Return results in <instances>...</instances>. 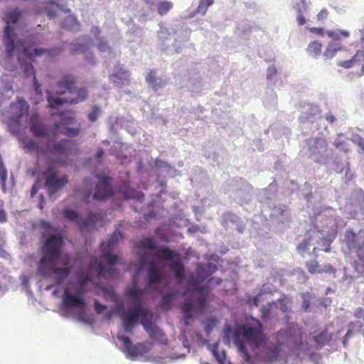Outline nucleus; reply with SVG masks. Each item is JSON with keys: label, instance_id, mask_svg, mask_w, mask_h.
<instances>
[{"label": "nucleus", "instance_id": "1", "mask_svg": "<svg viewBox=\"0 0 364 364\" xmlns=\"http://www.w3.org/2000/svg\"><path fill=\"white\" fill-rule=\"evenodd\" d=\"M272 342L267 338L258 337L255 341L260 350L262 360L268 363L283 362L284 364H301V354H309L310 360L320 364L321 356L316 352H310L311 345L304 341L301 334L293 328H281L273 333Z\"/></svg>", "mask_w": 364, "mask_h": 364}, {"label": "nucleus", "instance_id": "2", "mask_svg": "<svg viewBox=\"0 0 364 364\" xmlns=\"http://www.w3.org/2000/svg\"><path fill=\"white\" fill-rule=\"evenodd\" d=\"M41 228L43 230L40 238L41 256L36 262V275L45 279L53 268L49 267L51 261L61 262L63 256H67L69 260L70 253L63 250L66 237L60 228L53 225L50 222L41 220Z\"/></svg>", "mask_w": 364, "mask_h": 364}, {"label": "nucleus", "instance_id": "3", "mask_svg": "<svg viewBox=\"0 0 364 364\" xmlns=\"http://www.w3.org/2000/svg\"><path fill=\"white\" fill-rule=\"evenodd\" d=\"M97 181L94 183L89 177H85L82 186L77 189L76 193L82 203L90 204V199L96 202H105L111 199L115 193L112 180L108 171H102L95 176Z\"/></svg>", "mask_w": 364, "mask_h": 364}, {"label": "nucleus", "instance_id": "4", "mask_svg": "<svg viewBox=\"0 0 364 364\" xmlns=\"http://www.w3.org/2000/svg\"><path fill=\"white\" fill-rule=\"evenodd\" d=\"M60 289H63L59 306L62 315L69 316L75 314L80 323L92 326L95 323V318L87 309V304L83 295L80 291L70 293L67 287H55L52 295L59 296Z\"/></svg>", "mask_w": 364, "mask_h": 364}, {"label": "nucleus", "instance_id": "5", "mask_svg": "<svg viewBox=\"0 0 364 364\" xmlns=\"http://www.w3.org/2000/svg\"><path fill=\"white\" fill-rule=\"evenodd\" d=\"M338 233V225L336 220L334 221L330 230L327 234L323 230H319L318 227L314 226L310 229L304 235V238L296 245V252L304 257V255L309 250L311 245H317L313 248L309 255H314L315 259L317 258V250H323L326 252L331 251V244L336 239Z\"/></svg>", "mask_w": 364, "mask_h": 364}, {"label": "nucleus", "instance_id": "6", "mask_svg": "<svg viewBox=\"0 0 364 364\" xmlns=\"http://www.w3.org/2000/svg\"><path fill=\"white\" fill-rule=\"evenodd\" d=\"M93 307L97 315L103 316L105 321L109 322L114 317L119 316L122 326V329L119 331L133 334L134 329L139 326L138 319L140 317V314L136 309V311L128 310L115 304L109 308L107 304H102L98 300L94 301Z\"/></svg>", "mask_w": 364, "mask_h": 364}, {"label": "nucleus", "instance_id": "7", "mask_svg": "<svg viewBox=\"0 0 364 364\" xmlns=\"http://www.w3.org/2000/svg\"><path fill=\"white\" fill-rule=\"evenodd\" d=\"M87 205L85 218L80 217L78 210L71 208H63V214L67 220L74 223L80 230L94 232L105 225L107 213L99 206Z\"/></svg>", "mask_w": 364, "mask_h": 364}, {"label": "nucleus", "instance_id": "8", "mask_svg": "<svg viewBox=\"0 0 364 364\" xmlns=\"http://www.w3.org/2000/svg\"><path fill=\"white\" fill-rule=\"evenodd\" d=\"M18 141L22 144V147L26 152H41L47 154H55L68 156L72 155L73 148L68 144L65 138L59 140L50 139L47 147H42L40 143L28 136L23 132L16 136Z\"/></svg>", "mask_w": 364, "mask_h": 364}, {"label": "nucleus", "instance_id": "9", "mask_svg": "<svg viewBox=\"0 0 364 364\" xmlns=\"http://www.w3.org/2000/svg\"><path fill=\"white\" fill-rule=\"evenodd\" d=\"M136 309L139 312L138 319L139 325H141L144 330L149 336V340L144 342L149 350L155 345H166L168 339L164 331L156 325V314L149 309L143 304H137Z\"/></svg>", "mask_w": 364, "mask_h": 364}, {"label": "nucleus", "instance_id": "10", "mask_svg": "<svg viewBox=\"0 0 364 364\" xmlns=\"http://www.w3.org/2000/svg\"><path fill=\"white\" fill-rule=\"evenodd\" d=\"M225 193L236 203L242 206L245 211L252 212L255 204L252 203L253 186L244 178H235L227 182Z\"/></svg>", "mask_w": 364, "mask_h": 364}, {"label": "nucleus", "instance_id": "11", "mask_svg": "<svg viewBox=\"0 0 364 364\" xmlns=\"http://www.w3.org/2000/svg\"><path fill=\"white\" fill-rule=\"evenodd\" d=\"M300 154L313 160L316 164L327 166L333 154L332 149H328L327 141L321 136L310 137L302 144Z\"/></svg>", "mask_w": 364, "mask_h": 364}, {"label": "nucleus", "instance_id": "12", "mask_svg": "<svg viewBox=\"0 0 364 364\" xmlns=\"http://www.w3.org/2000/svg\"><path fill=\"white\" fill-rule=\"evenodd\" d=\"M6 25L3 29L2 42L6 53L9 55L15 52L14 41L18 36L16 30H23L25 27L23 12L19 8L11 9L6 13Z\"/></svg>", "mask_w": 364, "mask_h": 364}, {"label": "nucleus", "instance_id": "13", "mask_svg": "<svg viewBox=\"0 0 364 364\" xmlns=\"http://www.w3.org/2000/svg\"><path fill=\"white\" fill-rule=\"evenodd\" d=\"M346 248L350 254L354 253L357 257L353 262L355 271L364 274V229L355 232L353 229H346L344 235Z\"/></svg>", "mask_w": 364, "mask_h": 364}, {"label": "nucleus", "instance_id": "14", "mask_svg": "<svg viewBox=\"0 0 364 364\" xmlns=\"http://www.w3.org/2000/svg\"><path fill=\"white\" fill-rule=\"evenodd\" d=\"M41 43L42 35L38 33L28 34L24 38H19L17 36L16 40L14 41L16 49L14 55H9L5 50L4 54L8 60H13L21 48V53L29 58L38 57L36 53V50L42 48L38 47Z\"/></svg>", "mask_w": 364, "mask_h": 364}, {"label": "nucleus", "instance_id": "15", "mask_svg": "<svg viewBox=\"0 0 364 364\" xmlns=\"http://www.w3.org/2000/svg\"><path fill=\"white\" fill-rule=\"evenodd\" d=\"M138 261L137 273L142 276L143 280L147 286H151L161 279L155 261L151 259L147 254L141 253L138 256Z\"/></svg>", "mask_w": 364, "mask_h": 364}, {"label": "nucleus", "instance_id": "16", "mask_svg": "<svg viewBox=\"0 0 364 364\" xmlns=\"http://www.w3.org/2000/svg\"><path fill=\"white\" fill-rule=\"evenodd\" d=\"M343 210L350 218L364 220V191L362 188H356L352 191Z\"/></svg>", "mask_w": 364, "mask_h": 364}, {"label": "nucleus", "instance_id": "17", "mask_svg": "<svg viewBox=\"0 0 364 364\" xmlns=\"http://www.w3.org/2000/svg\"><path fill=\"white\" fill-rule=\"evenodd\" d=\"M268 217L274 226L272 230L277 233L283 232L291 221L289 210L284 204L271 206Z\"/></svg>", "mask_w": 364, "mask_h": 364}, {"label": "nucleus", "instance_id": "18", "mask_svg": "<svg viewBox=\"0 0 364 364\" xmlns=\"http://www.w3.org/2000/svg\"><path fill=\"white\" fill-rule=\"evenodd\" d=\"M43 180L44 188H46L48 197L52 200H55L58 198V193L68 183L66 175H60L52 171L45 172L43 175Z\"/></svg>", "mask_w": 364, "mask_h": 364}, {"label": "nucleus", "instance_id": "19", "mask_svg": "<svg viewBox=\"0 0 364 364\" xmlns=\"http://www.w3.org/2000/svg\"><path fill=\"white\" fill-rule=\"evenodd\" d=\"M191 32V29L186 26H181V29L175 30L172 28H168L161 25L160 30L158 31V38L161 49H170L169 41L171 40L172 36H176L181 41H188Z\"/></svg>", "mask_w": 364, "mask_h": 364}, {"label": "nucleus", "instance_id": "20", "mask_svg": "<svg viewBox=\"0 0 364 364\" xmlns=\"http://www.w3.org/2000/svg\"><path fill=\"white\" fill-rule=\"evenodd\" d=\"M129 333L118 331L117 338L121 342L123 346V352L126 357L131 360H135L142 356L149 350V348L144 343H138L134 345Z\"/></svg>", "mask_w": 364, "mask_h": 364}, {"label": "nucleus", "instance_id": "21", "mask_svg": "<svg viewBox=\"0 0 364 364\" xmlns=\"http://www.w3.org/2000/svg\"><path fill=\"white\" fill-rule=\"evenodd\" d=\"M57 87L60 89V94H76L78 96L80 94L85 96V101L88 98L89 91L86 87H77V79L71 74L63 75L56 82Z\"/></svg>", "mask_w": 364, "mask_h": 364}, {"label": "nucleus", "instance_id": "22", "mask_svg": "<svg viewBox=\"0 0 364 364\" xmlns=\"http://www.w3.org/2000/svg\"><path fill=\"white\" fill-rule=\"evenodd\" d=\"M67 256H63V260L60 262L65 264V267L52 269L48 272V277L45 279H50L55 283V287H68V280L72 274V267L70 265L71 255L67 262Z\"/></svg>", "mask_w": 364, "mask_h": 364}, {"label": "nucleus", "instance_id": "23", "mask_svg": "<svg viewBox=\"0 0 364 364\" xmlns=\"http://www.w3.org/2000/svg\"><path fill=\"white\" fill-rule=\"evenodd\" d=\"M46 94L47 107L49 109H55L64 105H74L85 102V96L81 94L74 97L67 98L62 97L65 94H60L59 90L53 91L49 89L46 90Z\"/></svg>", "mask_w": 364, "mask_h": 364}, {"label": "nucleus", "instance_id": "24", "mask_svg": "<svg viewBox=\"0 0 364 364\" xmlns=\"http://www.w3.org/2000/svg\"><path fill=\"white\" fill-rule=\"evenodd\" d=\"M248 220L242 218L232 211H225L221 216V225L225 230H235L239 234H243L246 230Z\"/></svg>", "mask_w": 364, "mask_h": 364}, {"label": "nucleus", "instance_id": "25", "mask_svg": "<svg viewBox=\"0 0 364 364\" xmlns=\"http://www.w3.org/2000/svg\"><path fill=\"white\" fill-rule=\"evenodd\" d=\"M202 77L199 70L195 65L187 69V74L184 76L181 87H186L193 92H200L202 88Z\"/></svg>", "mask_w": 364, "mask_h": 364}, {"label": "nucleus", "instance_id": "26", "mask_svg": "<svg viewBox=\"0 0 364 364\" xmlns=\"http://www.w3.org/2000/svg\"><path fill=\"white\" fill-rule=\"evenodd\" d=\"M91 267L102 279L119 281L122 279L123 276L122 271L116 268V267H107L97 261L94 262Z\"/></svg>", "mask_w": 364, "mask_h": 364}, {"label": "nucleus", "instance_id": "27", "mask_svg": "<svg viewBox=\"0 0 364 364\" xmlns=\"http://www.w3.org/2000/svg\"><path fill=\"white\" fill-rule=\"evenodd\" d=\"M278 190V183L274 180L267 188L258 189L257 196L258 201L263 205L271 208Z\"/></svg>", "mask_w": 364, "mask_h": 364}, {"label": "nucleus", "instance_id": "28", "mask_svg": "<svg viewBox=\"0 0 364 364\" xmlns=\"http://www.w3.org/2000/svg\"><path fill=\"white\" fill-rule=\"evenodd\" d=\"M180 309L183 313L181 322L186 327L191 326L192 323L198 316L194 312V301L193 299H185L180 306Z\"/></svg>", "mask_w": 364, "mask_h": 364}, {"label": "nucleus", "instance_id": "29", "mask_svg": "<svg viewBox=\"0 0 364 364\" xmlns=\"http://www.w3.org/2000/svg\"><path fill=\"white\" fill-rule=\"evenodd\" d=\"M93 43V39L91 37L87 35H84L70 43V52L72 55H75L77 53L83 54L87 50L90 49Z\"/></svg>", "mask_w": 364, "mask_h": 364}, {"label": "nucleus", "instance_id": "30", "mask_svg": "<svg viewBox=\"0 0 364 364\" xmlns=\"http://www.w3.org/2000/svg\"><path fill=\"white\" fill-rule=\"evenodd\" d=\"M109 78L114 82L115 87L119 88L128 83L129 73L124 65L119 63L114 66L112 73L109 75Z\"/></svg>", "mask_w": 364, "mask_h": 364}, {"label": "nucleus", "instance_id": "31", "mask_svg": "<svg viewBox=\"0 0 364 364\" xmlns=\"http://www.w3.org/2000/svg\"><path fill=\"white\" fill-rule=\"evenodd\" d=\"M146 81L149 87L155 92H158L160 89L164 88L168 84V78L165 76H157L156 72L154 70L148 73Z\"/></svg>", "mask_w": 364, "mask_h": 364}, {"label": "nucleus", "instance_id": "32", "mask_svg": "<svg viewBox=\"0 0 364 364\" xmlns=\"http://www.w3.org/2000/svg\"><path fill=\"white\" fill-rule=\"evenodd\" d=\"M25 114L14 112L8 118L7 127L12 135L16 136L25 132L22 127V121Z\"/></svg>", "mask_w": 364, "mask_h": 364}, {"label": "nucleus", "instance_id": "33", "mask_svg": "<svg viewBox=\"0 0 364 364\" xmlns=\"http://www.w3.org/2000/svg\"><path fill=\"white\" fill-rule=\"evenodd\" d=\"M333 336V333L326 328L315 335H311L310 337L315 343L316 348L320 350L325 346H332Z\"/></svg>", "mask_w": 364, "mask_h": 364}, {"label": "nucleus", "instance_id": "34", "mask_svg": "<svg viewBox=\"0 0 364 364\" xmlns=\"http://www.w3.org/2000/svg\"><path fill=\"white\" fill-rule=\"evenodd\" d=\"M218 266L214 264L198 263L196 266V277L200 281H205L218 271Z\"/></svg>", "mask_w": 364, "mask_h": 364}, {"label": "nucleus", "instance_id": "35", "mask_svg": "<svg viewBox=\"0 0 364 364\" xmlns=\"http://www.w3.org/2000/svg\"><path fill=\"white\" fill-rule=\"evenodd\" d=\"M101 250L102 257L104 259L105 264L107 267H117L122 264L121 257L114 252V249L112 247H100Z\"/></svg>", "mask_w": 364, "mask_h": 364}, {"label": "nucleus", "instance_id": "36", "mask_svg": "<svg viewBox=\"0 0 364 364\" xmlns=\"http://www.w3.org/2000/svg\"><path fill=\"white\" fill-rule=\"evenodd\" d=\"M319 113L318 106L309 104L308 105L307 110L302 112L299 117V121L301 124H313L316 119V115Z\"/></svg>", "mask_w": 364, "mask_h": 364}, {"label": "nucleus", "instance_id": "37", "mask_svg": "<svg viewBox=\"0 0 364 364\" xmlns=\"http://www.w3.org/2000/svg\"><path fill=\"white\" fill-rule=\"evenodd\" d=\"M223 280L219 277H210L197 287V292L200 294H209L217 287L221 284Z\"/></svg>", "mask_w": 364, "mask_h": 364}, {"label": "nucleus", "instance_id": "38", "mask_svg": "<svg viewBox=\"0 0 364 364\" xmlns=\"http://www.w3.org/2000/svg\"><path fill=\"white\" fill-rule=\"evenodd\" d=\"M124 239L123 232L117 228L109 236L108 239L106 241H102L100 247H112V249H114L115 247Z\"/></svg>", "mask_w": 364, "mask_h": 364}, {"label": "nucleus", "instance_id": "39", "mask_svg": "<svg viewBox=\"0 0 364 364\" xmlns=\"http://www.w3.org/2000/svg\"><path fill=\"white\" fill-rule=\"evenodd\" d=\"M123 195L126 200H133L139 203H141L144 199V193L132 186L124 188Z\"/></svg>", "mask_w": 364, "mask_h": 364}, {"label": "nucleus", "instance_id": "40", "mask_svg": "<svg viewBox=\"0 0 364 364\" xmlns=\"http://www.w3.org/2000/svg\"><path fill=\"white\" fill-rule=\"evenodd\" d=\"M80 23L77 18L74 15L66 16L61 22L60 26L66 31H79Z\"/></svg>", "mask_w": 364, "mask_h": 364}, {"label": "nucleus", "instance_id": "41", "mask_svg": "<svg viewBox=\"0 0 364 364\" xmlns=\"http://www.w3.org/2000/svg\"><path fill=\"white\" fill-rule=\"evenodd\" d=\"M54 115L58 116L65 124H73L76 122L75 112L71 109L60 110Z\"/></svg>", "mask_w": 364, "mask_h": 364}, {"label": "nucleus", "instance_id": "42", "mask_svg": "<svg viewBox=\"0 0 364 364\" xmlns=\"http://www.w3.org/2000/svg\"><path fill=\"white\" fill-rule=\"evenodd\" d=\"M214 4V0H200L198 7L189 14L188 17L193 18L196 14L205 16L208 8Z\"/></svg>", "mask_w": 364, "mask_h": 364}, {"label": "nucleus", "instance_id": "43", "mask_svg": "<svg viewBox=\"0 0 364 364\" xmlns=\"http://www.w3.org/2000/svg\"><path fill=\"white\" fill-rule=\"evenodd\" d=\"M64 50V46H53L50 48H41L36 50V55L38 57L47 55L48 57L53 58L59 55Z\"/></svg>", "mask_w": 364, "mask_h": 364}, {"label": "nucleus", "instance_id": "44", "mask_svg": "<svg viewBox=\"0 0 364 364\" xmlns=\"http://www.w3.org/2000/svg\"><path fill=\"white\" fill-rule=\"evenodd\" d=\"M11 107L18 113L26 115L29 110V105L23 97H17L15 102H12Z\"/></svg>", "mask_w": 364, "mask_h": 364}, {"label": "nucleus", "instance_id": "45", "mask_svg": "<svg viewBox=\"0 0 364 364\" xmlns=\"http://www.w3.org/2000/svg\"><path fill=\"white\" fill-rule=\"evenodd\" d=\"M306 267L308 269V272L311 274L316 273H321L322 272H326L328 273H335V269L331 266H328L326 270L320 268L318 262L315 259L307 261L306 262Z\"/></svg>", "mask_w": 364, "mask_h": 364}, {"label": "nucleus", "instance_id": "46", "mask_svg": "<svg viewBox=\"0 0 364 364\" xmlns=\"http://www.w3.org/2000/svg\"><path fill=\"white\" fill-rule=\"evenodd\" d=\"M154 166L159 170H164L171 177H173L176 172V169L172 167L169 163L158 157L154 160Z\"/></svg>", "mask_w": 364, "mask_h": 364}, {"label": "nucleus", "instance_id": "47", "mask_svg": "<svg viewBox=\"0 0 364 364\" xmlns=\"http://www.w3.org/2000/svg\"><path fill=\"white\" fill-rule=\"evenodd\" d=\"M286 295L283 294L279 299L276 301H272L273 305L279 309L282 313L287 314L290 309L288 306V302L286 301ZM284 319L289 321L290 316L289 314H286Z\"/></svg>", "mask_w": 364, "mask_h": 364}, {"label": "nucleus", "instance_id": "48", "mask_svg": "<svg viewBox=\"0 0 364 364\" xmlns=\"http://www.w3.org/2000/svg\"><path fill=\"white\" fill-rule=\"evenodd\" d=\"M193 300L194 301V312L198 316L209 309L210 304L206 298L201 296L197 300Z\"/></svg>", "mask_w": 364, "mask_h": 364}, {"label": "nucleus", "instance_id": "49", "mask_svg": "<svg viewBox=\"0 0 364 364\" xmlns=\"http://www.w3.org/2000/svg\"><path fill=\"white\" fill-rule=\"evenodd\" d=\"M183 43L184 42L178 40V38L176 36H172L171 40L169 41L170 49L162 50L168 54H171L173 53H179L182 50Z\"/></svg>", "mask_w": 364, "mask_h": 364}, {"label": "nucleus", "instance_id": "50", "mask_svg": "<svg viewBox=\"0 0 364 364\" xmlns=\"http://www.w3.org/2000/svg\"><path fill=\"white\" fill-rule=\"evenodd\" d=\"M312 188L311 184L306 182L299 189V195L308 203L311 201L314 196H316V193L312 191Z\"/></svg>", "mask_w": 364, "mask_h": 364}, {"label": "nucleus", "instance_id": "51", "mask_svg": "<svg viewBox=\"0 0 364 364\" xmlns=\"http://www.w3.org/2000/svg\"><path fill=\"white\" fill-rule=\"evenodd\" d=\"M218 322V318L215 316H210L203 321V331L207 336L211 334Z\"/></svg>", "mask_w": 364, "mask_h": 364}, {"label": "nucleus", "instance_id": "52", "mask_svg": "<svg viewBox=\"0 0 364 364\" xmlns=\"http://www.w3.org/2000/svg\"><path fill=\"white\" fill-rule=\"evenodd\" d=\"M81 132V127L80 124H78L77 127H71L68 124H66L65 127H63L62 134L63 135L67 136L68 138H75L80 135Z\"/></svg>", "mask_w": 364, "mask_h": 364}, {"label": "nucleus", "instance_id": "53", "mask_svg": "<svg viewBox=\"0 0 364 364\" xmlns=\"http://www.w3.org/2000/svg\"><path fill=\"white\" fill-rule=\"evenodd\" d=\"M341 49L342 47L340 43L337 42H331L328 45L325 52L323 53V56L326 59H331L336 55V53Z\"/></svg>", "mask_w": 364, "mask_h": 364}, {"label": "nucleus", "instance_id": "54", "mask_svg": "<svg viewBox=\"0 0 364 364\" xmlns=\"http://www.w3.org/2000/svg\"><path fill=\"white\" fill-rule=\"evenodd\" d=\"M230 338L232 339L233 343L237 346L239 350H245V348L242 344L239 345L237 343V334L232 329H228L224 333L223 340L225 344H228L230 341Z\"/></svg>", "mask_w": 364, "mask_h": 364}, {"label": "nucleus", "instance_id": "55", "mask_svg": "<svg viewBox=\"0 0 364 364\" xmlns=\"http://www.w3.org/2000/svg\"><path fill=\"white\" fill-rule=\"evenodd\" d=\"M141 292V289L135 284L127 287L124 289V294L134 300L139 299Z\"/></svg>", "mask_w": 364, "mask_h": 364}, {"label": "nucleus", "instance_id": "56", "mask_svg": "<svg viewBox=\"0 0 364 364\" xmlns=\"http://www.w3.org/2000/svg\"><path fill=\"white\" fill-rule=\"evenodd\" d=\"M264 105L269 109H274L277 106V94L272 90L268 97L263 100Z\"/></svg>", "mask_w": 364, "mask_h": 364}, {"label": "nucleus", "instance_id": "57", "mask_svg": "<svg viewBox=\"0 0 364 364\" xmlns=\"http://www.w3.org/2000/svg\"><path fill=\"white\" fill-rule=\"evenodd\" d=\"M118 294L114 288L109 287H105L102 289V296L107 301H113Z\"/></svg>", "mask_w": 364, "mask_h": 364}, {"label": "nucleus", "instance_id": "58", "mask_svg": "<svg viewBox=\"0 0 364 364\" xmlns=\"http://www.w3.org/2000/svg\"><path fill=\"white\" fill-rule=\"evenodd\" d=\"M32 89L34 92L38 102L42 101L43 99V93L42 90V85L38 80L36 76L32 79Z\"/></svg>", "mask_w": 364, "mask_h": 364}, {"label": "nucleus", "instance_id": "59", "mask_svg": "<svg viewBox=\"0 0 364 364\" xmlns=\"http://www.w3.org/2000/svg\"><path fill=\"white\" fill-rule=\"evenodd\" d=\"M8 177L7 169L6 168L3 159L0 155V182L4 192H6V181Z\"/></svg>", "mask_w": 364, "mask_h": 364}, {"label": "nucleus", "instance_id": "60", "mask_svg": "<svg viewBox=\"0 0 364 364\" xmlns=\"http://www.w3.org/2000/svg\"><path fill=\"white\" fill-rule=\"evenodd\" d=\"M173 8V4L168 1H162L157 4V13L160 16H165Z\"/></svg>", "mask_w": 364, "mask_h": 364}, {"label": "nucleus", "instance_id": "61", "mask_svg": "<svg viewBox=\"0 0 364 364\" xmlns=\"http://www.w3.org/2000/svg\"><path fill=\"white\" fill-rule=\"evenodd\" d=\"M322 43L318 41H314L310 42L307 47V51L314 55V56L321 54Z\"/></svg>", "mask_w": 364, "mask_h": 364}, {"label": "nucleus", "instance_id": "62", "mask_svg": "<svg viewBox=\"0 0 364 364\" xmlns=\"http://www.w3.org/2000/svg\"><path fill=\"white\" fill-rule=\"evenodd\" d=\"M262 299V296L257 292L255 295L246 294L245 302L249 306L257 307Z\"/></svg>", "mask_w": 364, "mask_h": 364}, {"label": "nucleus", "instance_id": "63", "mask_svg": "<svg viewBox=\"0 0 364 364\" xmlns=\"http://www.w3.org/2000/svg\"><path fill=\"white\" fill-rule=\"evenodd\" d=\"M274 306L272 301L268 302L267 305L262 306L261 308V313L262 318L264 320H269L272 318V307Z\"/></svg>", "mask_w": 364, "mask_h": 364}, {"label": "nucleus", "instance_id": "64", "mask_svg": "<svg viewBox=\"0 0 364 364\" xmlns=\"http://www.w3.org/2000/svg\"><path fill=\"white\" fill-rule=\"evenodd\" d=\"M101 113V109H100V107L98 105H95L92 107V109L91 111L87 114V119L90 122H95L100 114Z\"/></svg>", "mask_w": 364, "mask_h": 364}]
</instances>
